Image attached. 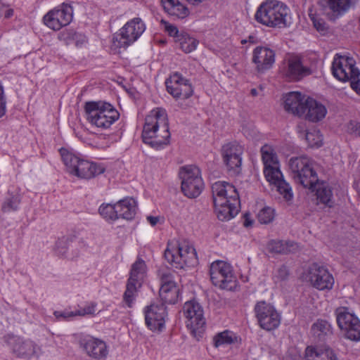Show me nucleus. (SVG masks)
Wrapping results in <instances>:
<instances>
[{
	"mask_svg": "<svg viewBox=\"0 0 360 360\" xmlns=\"http://www.w3.org/2000/svg\"><path fill=\"white\" fill-rule=\"evenodd\" d=\"M164 23L165 24V30L168 32L169 35L175 37L177 41L180 35L177 27L165 22Z\"/></svg>",
	"mask_w": 360,
	"mask_h": 360,
	"instance_id": "52",
	"label": "nucleus"
},
{
	"mask_svg": "<svg viewBox=\"0 0 360 360\" xmlns=\"http://www.w3.org/2000/svg\"><path fill=\"white\" fill-rule=\"evenodd\" d=\"M305 360H338L334 351L328 347L307 346L304 350Z\"/></svg>",
	"mask_w": 360,
	"mask_h": 360,
	"instance_id": "28",
	"label": "nucleus"
},
{
	"mask_svg": "<svg viewBox=\"0 0 360 360\" xmlns=\"http://www.w3.org/2000/svg\"><path fill=\"white\" fill-rule=\"evenodd\" d=\"M254 311L258 324L262 329L271 331L279 326L281 314L270 303L259 301L255 304Z\"/></svg>",
	"mask_w": 360,
	"mask_h": 360,
	"instance_id": "12",
	"label": "nucleus"
},
{
	"mask_svg": "<svg viewBox=\"0 0 360 360\" xmlns=\"http://www.w3.org/2000/svg\"><path fill=\"white\" fill-rule=\"evenodd\" d=\"M167 316L165 304H152L145 310V320L147 326L153 331H160L163 328Z\"/></svg>",
	"mask_w": 360,
	"mask_h": 360,
	"instance_id": "22",
	"label": "nucleus"
},
{
	"mask_svg": "<svg viewBox=\"0 0 360 360\" xmlns=\"http://www.w3.org/2000/svg\"><path fill=\"white\" fill-rule=\"evenodd\" d=\"M250 94L254 97L257 96L258 95L257 90L256 89H252L250 91Z\"/></svg>",
	"mask_w": 360,
	"mask_h": 360,
	"instance_id": "57",
	"label": "nucleus"
},
{
	"mask_svg": "<svg viewBox=\"0 0 360 360\" xmlns=\"http://www.w3.org/2000/svg\"><path fill=\"white\" fill-rule=\"evenodd\" d=\"M312 335L321 341L329 338L333 333L331 324L323 319H318L311 328Z\"/></svg>",
	"mask_w": 360,
	"mask_h": 360,
	"instance_id": "32",
	"label": "nucleus"
},
{
	"mask_svg": "<svg viewBox=\"0 0 360 360\" xmlns=\"http://www.w3.org/2000/svg\"><path fill=\"white\" fill-rule=\"evenodd\" d=\"M73 18V8L68 4H62L58 8L49 11L43 18L44 24L53 30H59L68 25Z\"/></svg>",
	"mask_w": 360,
	"mask_h": 360,
	"instance_id": "14",
	"label": "nucleus"
},
{
	"mask_svg": "<svg viewBox=\"0 0 360 360\" xmlns=\"http://www.w3.org/2000/svg\"><path fill=\"white\" fill-rule=\"evenodd\" d=\"M309 18L313 23L314 28L321 35H326L329 32L330 27L323 18L315 14H309Z\"/></svg>",
	"mask_w": 360,
	"mask_h": 360,
	"instance_id": "41",
	"label": "nucleus"
},
{
	"mask_svg": "<svg viewBox=\"0 0 360 360\" xmlns=\"http://www.w3.org/2000/svg\"><path fill=\"white\" fill-rule=\"evenodd\" d=\"M160 287L176 285L174 280V272L171 270H161L159 271Z\"/></svg>",
	"mask_w": 360,
	"mask_h": 360,
	"instance_id": "42",
	"label": "nucleus"
},
{
	"mask_svg": "<svg viewBox=\"0 0 360 360\" xmlns=\"http://www.w3.org/2000/svg\"><path fill=\"white\" fill-rule=\"evenodd\" d=\"M141 284L127 281L126 290L124 293L123 300L129 307H131L133 302L137 295V290Z\"/></svg>",
	"mask_w": 360,
	"mask_h": 360,
	"instance_id": "38",
	"label": "nucleus"
},
{
	"mask_svg": "<svg viewBox=\"0 0 360 360\" xmlns=\"http://www.w3.org/2000/svg\"><path fill=\"white\" fill-rule=\"evenodd\" d=\"M290 169L293 174L295 181L304 188H316L318 203L328 207L334 205L331 187L326 182H319L316 171L313 168L311 160L306 156L292 158L289 162Z\"/></svg>",
	"mask_w": 360,
	"mask_h": 360,
	"instance_id": "1",
	"label": "nucleus"
},
{
	"mask_svg": "<svg viewBox=\"0 0 360 360\" xmlns=\"http://www.w3.org/2000/svg\"><path fill=\"white\" fill-rule=\"evenodd\" d=\"M184 313L188 319L187 326L195 335L200 333L205 325L203 309L195 300L186 302L184 306Z\"/></svg>",
	"mask_w": 360,
	"mask_h": 360,
	"instance_id": "19",
	"label": "nucleus"
},
{
	"mask_svg": "<svg viewBox=\"0 0 360 360\" xmlns=\"http://www.w3.org/2000/svg\"><path fill=\"white\" fill-rule=\"evenodd\" d=\"M100 214L107 221H115L118 219L117 203L112 204H103L98 209Z\"/></svg>",
	"mask_w": 360,
	"mask_h": 360,
	"instance_id": "40",
	"label": "nucleus"
},
{
	"mask_svg": "<svg viewBox=\"0 0 360 360\" xmlns=\"http://www.w3.org/2000/svg\"><path fill=\"white\" fill-rule=\"evenodd\" d=\"M170 132L166 110L161 108L152 110L145 118L143 141L156 149L169 143Z\"/></svg>",
	"mask_w": 360,
	"mask_h": 360,
	"instance_id": "2",
	"label": "nucleus"
},
{
	"mask_svg": "<svg viewBox=\"0 0 360 360\" xmlns=\"http://www.w3.org/2000/svg\"><path fill=\"white\" fill-rule=\"evenodd\" d=\"M243 151V146L236 141L227 143L222 146V160L231 175L236 176L240 173Z\"/></svg>",
	"mask_w": 360,
	"mask_h": 360,
	"instance_id": "13",
	"label": "nucleus"
},
{
	"mask_svg": "<svg viewBox=\"0 0 360 360\" xmlns=\"http://www.w3.org/2000/svg\"><path fill=\"white\" fill-rule=\"evenodd\" d=\"M274 210L271 207H264L259 211L257 215L258 221L261 224H269L274 219Z\"/></svg>",
	"mask_w": 360,
	"mask_h": 360,
	"instance_id": "46",
	"label": "nucleus"
},
{
	"mask_svg": "<svg viewBox=\"0 0 360 360\" xmlns=\"http://www.w3.org/2000/svg\"><path fill=\"white\" fill-rule=\"evenodd\" d=\"M6 111V98L4 94V89L0 82V117H2Z\"/></svg>",
	"mask_w": 360,
	"mask_h": 360,
	"instance_id": "49",
	"label": "nucleus"
},
{
	"mask_svg": "<svg viewBox=\"0 0 360 360\" xmlns=\"http://www.w3.org/2000/svg\"><path fill=\"white\" fill-rule=\"evenodd\" d=\"M117 217L127 220L132 219L136 210V203L134 198H126L117 202Z\"/></svg>",
	"mask_w": 360,
	"mask_h": 360,
	"instance_id": "30",
	"label": "nucleus"
},
{
	"mask_svg": "<svg viewBox=\"0 0 360 360\" xmlns=\"http://www.w3.org/2000/svg\"><path fill=\"white\" fill-rule=\"evenodd\" d=\"M165 257L176 269L193 266L198 264L195 248L186 242L179 243L176 247L168 245L165 251Z\"/></svg>",
	"mask_w": 360,
	"mask_h": 360,
	"instance_id": "7",
	"label": "nucleus"
},
{
	"mask_svg": "<svg viewBox=\"0 0 360 360\" xmlns=\"http://www.w3.org/2000/svg\"><path fill=\"white\" fill-rule=\"evenodd\" d=\"M159 220H160V218L158 217H153V216L147 217V221L153 226H155L158 223Z\"/></svg>",
	"mask_w": 360,
	"mask_h": 360,
	"instance_id": "54",
	"label": "nucleus"
},
{
	"mask_svg": "<svg viewBox=\"0 0 360 360\" xmlns=\"http://www.w3.org/2000/svg\"><path fill=\"white\" fill-rule=\"evenodd\" d=\"M352 89L359 95H360V72L356 73L350 79Z\"/></svg>",
	"mask_w": 360,
	"mask_h": 360,
	"instance_id": "50",
	"label": "nucleus"
},
{
	"mask_svg": "<svg viewBox=\"0 0 360 360\" xmlns=\"http://www.w3.org/2000/svg\"><path fill=\"white\" fill-rule=\"evenodd\" d=\"M254 37L250 36L249 37V41L251 43H253Z\"/></svg>",
	"mask_w": 360,
	"mask_h": 360,
	"instance_id": "58",
	"label": "nucleus"
},
{
	"mask_svg": "<svg viewBox=\"0 0 360 360\" xmlns=\"http://www.w3.org/2000/svg\"><path fill=\"white\" fill-rule=\"evenodd\" d=\"M146 26L139 18L128 21L112 38V44L116 48L126 49L135 42L143 33Z\"/></svg>",
	"mask_w": 360,
	"mask_h": 360,
	"instance_id": "9",
	"label": "nucleus"
},
{
	"mask_svg": "<svg viewBox=\"0 0 360 360\" xmlns=\"http://www.w3.org/2000/svg\"><path fill=\"white\" fill-rule=\"evenodd\" d=\"M307 98L300 92L292 91L285 94L283 98L285 110L290 114L302 117L304 114Z\"/></svg>",
	"mask_w": 360,
	"mask_h": 360,
	"instance_id": "25",
	"label": "nucleus"
},
{
	"mask_svg": "<svg viewBox=\"0 0 360 360\" xmlns=\"http://www.w3.org/2000/svg\"><path fill=\"white\" fill-rule=\"evenodd\" d=\"M69 248L70 243L68 238L63 237L60 238L56 243V250L58 253L62 256L72 259L74 257V256L68 254V250Z\"/></svg>",
	"mask_w": 360,
	"mask_h": 360,
	"instance_id": "45",
	"label": "nucleus"
},
{
	"mask_svg": "<svg viewBox=\"0 0 360 360\" xmlns=\"http://www.w3.org/2000/svg\"><path fill=\"white\" fill-rule=\"evenodd\" d=\"M359 0H318L328 20L335 22L354 8Z\"/></svg>",
	"mask_w": 360,
	"mask_h": 360,
	"instance_id": "15",
	"label": "nucleus"
},
{
	"mask_svg": "<svg viewBox=\"0 0 360 360\" xmlns=\"http://www.w3.org/2000/svg\"><path fill=\"white\" fill-rule=\"evenodd\" d=\"M146 274L145 262L139 258L131 266L129 281L141 284Z\"/></svg>",
	"mask_w": 360,
	"mask_h": 360,
	"instance_id": "33",
	"label": "nucleus"
},
{
	"mask_svg": "<svg viewBox=\"0 0 360 360\" xmlns=\"http://www.w3.org/2000/svg\"><path fill=\"white\" fill-rule=\"evenodd\" d=\"M177 285L160 287L159 294L162 301L165 304H174L179 297Z\"/></svg>",
	"mask_w": 360,
	"mask_h": 360,
	"instance_id": "35",
	"label": "nucleus"
},
{
	"mask_svg": "<svg viewBox=\"0 0 360 360\" xmlns=\"http://www.w3.org/2000/svg\"><path fill=\"white\" fill-rule=\"evenodd\" d=\"M310 74L308 68L304 67L299 56H291L288 61L286 76L291 80H300Z\"/></svg>",
	"mask_w": 360,
	"mask_h": 360,
	"instance_id": "27",
	"label": "nucleus"
},
{
	"mask_svg": "<svg viewBox=\"0 0 360 360\" xmlns=\"http://www.w3.org/2000/svg\"><path fill=\"white\" fill-rule=\"evenodd\" d=\"M335 314L340 329L344 332L347 339L360 341V321L347 307H340L335 309Z\"/></svg>",
	"mask_w": 360,
	"mask_h": 360,
	"instance_id": "10",
	"label": "nucleus"
},
{
	"mask_svg": "<svg viewBox=\"0 0 360 360\" xmlns=\"http://www.w3.org/2000/svg\"><path fill=\"white\" fill-rule=\"evenodd\" d=\"M275 51L268 46H259L252 51V62L255 65V70L263 73L269 70L275 63Z\"/></svg>",
	"mask_w": 360,
	"mask_h": 360,
	"instance_id": "24",
	"label": "nucleus"
},
{
	"mask_svg": "<svg viewBox=\"0 0 360 360\" xmlns=\"http://www.w3.org/2000/svg\"><path fill=\"white\" fill-rule=\"evenodd\" d=\"M14 11L12 8H7L4 12V18L6 19L10 18L13 15Z\"/></svg>",
	"mask_w": 360,
	"mask_h": 360,
	"instance_id": "55",
	"label": "nucleus"
},
{
	"mask_svg": "<svg viewBox=\"0 0 360 360\" xmlns=\"http://www.w3.org/2000/svg\"><path fill=\"white\" fill-rule=\"evenodd\" d=\"M304 110V114L302 117L312 122L321 120L325 117L327 112V110L323 105L310 97L307 98Z\"/></svg>",
	"mask_w": 360,
	"mask_h": 360,
	"instance_id": "26",
	"label": "nucleus"
},
{
	"mask_svg": "<svg viewBox=\"0 0 360 360\" xmlns=\"http://www.w3.org/2000/svg\"><path fill=\"white\" fill-rule=\"evenodd\" d=\"M167 91L176 99H186L193 93V89L189 81L179 73L175 72L165 82Z\"/></svg>",
	"mask_w": 360,
	"mask_h": 360,
	"instance_id": "20",
	"label": "nucleus"
},
{
	"mask_svg": "<svg viewBox=\"0 0 360 360\" xmlns=\"http://www.w3.org/2000/svg\"><path fill=\"white\" fill-rule=\"evenodd\" d=\"M331 71L338 80L348 82L358 73L359 70L355 67V61L352 58L336 54L332 63Z\"/></svg>",
	"mask_w": 360,
	"mask_h": 360,
	"instance_id": "18",
	"label": "nucleus"
},
{
	"mask_svg": "<svg viewBox=\"0 0 360 360\" xmlns=\"http://www.w3.org/2000/svg\"><path fill=\"white\" fill-rule=\"evenodd\" d=\"M266 249L272 255H287L295 252L298 245L292 241L271 240L266 243Z\"/></svg>",
	"mask_w": 360,
	"mask_h": 360,
	"instance_id": "29",
	"label": "nucleus"
},
{
	"mask_svg": "<svg viewBox=\"0 0 360 360\" xmlns=\"http://www.w3.org/2000/svg\"><path fill=\"white\" fill-rule=\"evenodd\" d=\"M56 319L58 321H68L70 319L75 317L74 311H69L65 309L64 311H55L53 313Z\"/></svg>",
	"mask_w": 360,
	"mask_h": 360,
	"instance_id": "48",
	"label": "nucleus"
},
{
	"mask_svg": "<svg viewBox=\"0 0 360 360\" xmlns=\"http://www.w3.org/2000/svg\"><path fill=\"white\" fill-rule=\"evenodd\" d=\"M164 10L170 15L178 18H184L189 14L186 6L179 0H161Z\"/></svg>",
	"mask_w": 360,
	"mask_h": 360,
	"instance_id": "31",
	"label": "nucleus"
},
{
	"mask_svg": "<svg viewBox=\"0 0 360 360\" xmlns=\"http://www.w3.org/2000/svg\"><path fill=\"white\" fill-rule=\"evenodd\" d=\"M214 211L221 221L229 220L239 212V194L233 185L226 181H217L212 186Z\"/></svg>",
	"mask_w": 360,
	"mask_h": 360,
	"instance_id": "3",
	"label": "nucleus"
},
{
	"mask_svg": "<svg viewBox=\"0 0 360 360\" xmlns=\"http://www.w3.org/2000/svg\"><path fill=\"white\" fill-rule=\"evenodd\" d=\"M67 35H68V37L66 39L72 38V39L77 40L75 42V45L77 46H80L81 44H83L84 41H85L84 39H82L81 42L79 40H77L78 38H84V37L81 34H79L73 31H70V32H67Z\"/></svg>",
	"mask_w": 360,
	"mask_h": 360,
	"instance_id": "53",
	"label": "nucleus"
},
{
	"mask_svg": "<svg viewBox=\"0 0 360 360\" xmlns=\"http://www.w3.org/2000/svg\"><path fill=\"white\" fill-rule=\"evenodd\" d=\"M249 224H250L249 221H248L247 220H245V221L244 222V225H245V226H249Z\"/></svg>",
	"mask_w": 360,
	"mask_h": 360,
	"instance_id": "59",
	"label": "nucleus"
},
{
	"mask_svg": "<svg viewBox=\"0 0 360 360\" xmlns=\"http://www.w3.org/2000/svg\"><path fill=\"white\" fill-rule=\"evenodd\" d=\"M237 338L235 334L228 330L219 333L213 338V343L215 347L225 345H231L236 342Z\"/></svg>",
	"mask_w": 360,
	"mask_h": 360,
	"instance_id": "36",
	"label": "nucleus"
},
{
	"mask_svg": "<svg viewBox=\"0 0 360 360\" xmlns=\"http://www.w3.org/2000/svg\"><path fill=\"white\" fill-rule=\"evenodd\" d=\"M60 154L68 172L79 178L90 179L105 172L102 165L81 159L65 148H60Z\"/></svg>",
	"mask_w": 360,
	"mask_h": 360,
	"instance_id": "5",
	"label": "nucleus"
},
{
	"mask_svg": "<svg viewBox=\"0 0 360 360\" xmlns=\"http://www.w3.org/2000/svg\"><path fill=\"white\" fill-rule=\"evenodd\" d=\"M285 360H305V359H302L301 356L298 357H292V356H286Z\"/></svg>",
	"mask_w": 360,
	"mask_h": 360,
	"instance_id": "56",
	"label": "nucleus"
},
{
	"mask_svg": "<svg viewBox=\"0 0 360 360\" xmlns=\"http://www.w3.org/2000/svg\"><path fill=\"white\" fill-rule=\"evenodd\" d=\"M80 347L86 354L94 360H105L109 354L106 342L101 339L87 336L80 340Z\"/></svg>",
	"mask_w": 360,
	"mask_h": 360,
	"instance_id": "21",
	"label": "nucleus"
},
{
	"mask_svg": "<svg viewBox=\"0 0 360 360\" xmlns=\"http://www.w3.org/2000/svg\"><path fill=\"white\" fill-rule=\"evenodd\" d=\"M6 338L12 352L18 358L30 359L37 356L41 351L40 347L32 340H23L13 335H8Z\"/></svg>",
	"mask_w": 360,
	"mask_h": 360,
	"instance_id": "17",
	"label": "nucleus"
},
{
	"mask_svg": "<svg viewBox=\"0 0 360 360\" xmlns=\"http://www.w3.org/2000/svg\"><path fill=\"white\" fill-rule=\"evenodd\" d=\"M210 275L212 284L221 289L231 290L236 286L231 266L224 261L212 262L210 268Z\"/></svg>",
	"mask_w": 360,
	"mask_h": 360,
	"instance_id": "11",
	"label": "nucleus"
},
{
	"mask_svg": "<svg viewBox=\"0 0 360 360\" xmlns=\"http://www.w3.org/2000/svg\"><path fill=\"white\" fill-rule=\"evenodd\" d=\"M347 129L350 134L360 136V122L355 121L349 122Z\"/></svg>",
	"mask_w": 360,
	"mask_h": 360,
	"instance_id": "51",
	"label": "nucleus"
},
{
	"mask_svg": "<svg viewBox=\"0 0 360 360\" xmlns=\"http://www.w3.org/2000/svg\"><path fill=\"white\" fill-rule=\"evenodd\" d=\"M96 304L94 302L88 303L83 308L80 307L79 309L74 311L75 316H84L86 315L94 314L96 311Z\"/></svg>",
	"mask_w": 360,
	"mask_h": 360,
	"instance_id": "47",
	"label": "nucleus"
},
{
	"mask_svg": "<svg viewBox=\"0 0 360 360\" xmlns=\"http://www.w3.org/2000/svg\"><path fill=\"white\" fill-rule=\"evenodd\" d=\"M289 276L290 271L288 267L285 264H282L274 269L273 273V279L275 282H281L286 281Z\"/></svg>",
	"mask_w": 360,
	"mask_h": 360,
	"instance_id": "43",
	"label": "nucleus"
},
{
	"mask_svg": "<svg viewBox=\"0 0 360 360\" xmlns=\"http://www.w3.org/2000/svg\"><path fill=\"white\" fill-rule=\"evenodd\" d=\"M246 42H247V40H245V39H243V40H242V41H241V43H242V44H245V43H246Z\"/></svg>",
	"mask_w": 360,
	"mask_h": 360,
	"instance_id": "60",
	"label": "nucleus"
},
{
	"mask_svg": "<svg viewBox=\"0 0 360 360\" xmlns=\"http://www.w3.org/2000/svg\"><path fill=\"white\" fill-rule=\"evenodd\" d=\"M288 7L281 1L266 0L258 7L255 20L269 27H285L288 26Z\"/></svg>",
	"mask_w": 360,
	"mask_h": 360,
	"instance_id": "4",
	"label": "nucleus"
},
{
	"mask_svg": "<svg viewBox=\"0 0 360 360\" xmlns=\"http://www.w3.org/2000/svg\"><path fill=\"white\" fill-rule=\"evenodd\" d=\"M306 141L311 147L322 146V136L319 131H307L305 135Z\"/></svg>",
	"mask_w": 360,
	"mask_h": 360,
	"instance_id": "44",
	"label": "nucleus"
},
{
	"mask_svg": "<svg viewBox=\"0 0 360 360\" xmlns=\"http://www.w3.org/2000/svg\"><path fill=\"white\" fill-rule=\"evenodd\" d=\"M20 202L21 198L19 195L9 194L2 204L1 210L4 212H15L18 209Z\"/></svg>",
	"mask_w": 360,
	"mask_h": 360,
	"instance_id": "39",
	"label": "nucleus"
},
{
	"mask_svg": "<svg viewBox=\"0 0 360 360\" xmlns=\"http://www.w3.org/2000/svg\"><path fill=\"white\" fill-rule=\"evenodd\" d=\"M307 278L314 288L319 290H330L334 285L333 276L328 269L317 263L309 266Z\"/></svg>",
	"mask_w": 360,
	"mask_h": 360,
	"instance_id": "16",
	"label": "nucleus"
},
{
	"mask_svg": "<svg viewBox=\"0 0 360 360\" xmlns=\"http://www.w3.org/2000/svg\"><path fill=\"white\" fill-rule=\"evenodd\" d=\"M359 21H360V18H359Z\"/></svg>",
	"mask_w": 360,
	"mask_h": 360,
	"instance_id": "61",
	"label": "nucleus"
},
{
	"mask_svg": "<svg viewBox=\"0 0 360 360\" xmlns=\"http://www.w3.org/2000/svg\"><path fill=\"white\" fill-rule=\"evenodd\" d=\"M177 41L179 43L181 49L186 53L194 51L198 44L197 39L184 32L180 34Z\"/></svg>",
	"mask_w": 360,
	"mask_h": 360,
	"instance_id": "37",
	"label": "nucleus"
},
{
	"mask_svg": "<svg viewBox=\"0 0 360 360\" xmlns=\"http://www.w3.org/2000/svg\"><path fill=\"white\" fill-rule=\"evenodd\" d=\"M89 122L102 129L109 128L120 117L119 112L109 103L89 101L84 105Z\"/></svg>",
	"mask_w": 360,
	"mask_h": 360,
	"instance_id": "6",
	"label": "nucleus"
},
{
	"mask_svg": "<svg viewBox=\"0 0 360 360\" xmlns=\"http://www.w3.org/2000/svg\"><path fill=\"white\" fill-rule=\"evenodd\" d=\"M179 175L183 193L189 198H197L204 188L200 169L195 165H186L180 169Z\"/></svg>",
	"mask_w": 360,
	"mask_h": 360,
	"instance_id": "8",
	"label": "nucleus"
},
{
	"mask_svg": "<svg viewBox=\"0 0 360 360\" xmlns=\"http://www.w3.org/2000/svg\"><path fill=\"white\" fill-rule=\"evenodd\" d=\"M264 169L279 165L277 155L271 146L264 145L261 148Z\"/></svg>",
	"mask_w": 360,
	"mask_h": 360,
	"instance_id": "34",
	"label": "nucleus"
},
{
	"mask_svg": "<svg viewBox=\"0 0 360 360\" xmlns=\"http://www.w3.org/2000/svg\"><path fill=\"white\" fill-rule=\"evenodd\" d=\"M264 174L267 181L276 186L277 191L286 200L292 198V192L290 185L283 179L280 165L264 169Z\"/></svg>",
	"mask_w": 360,
	"mask_h": 360,
	"instance_id": "23",
	"label": "nucleus"
}]
</instances>
